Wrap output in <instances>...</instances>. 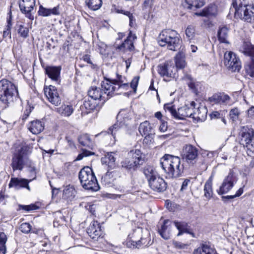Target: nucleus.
I'll list each match as a JSON object with an SVG mask.
<instances>
[{"label": "nucleus", "instance_id": "19", "mask_svg": "<svg viewBox=\"0 0 254 254\" xmlns=\"http://www.w3.org/2000/svg\"><path fill=\"white\" fill-rule=\"evenodd\" d=\"M87 232L91 238L95 241L102 237L103 234L101 226L97 221H94L90 224Z\"/></svg>", "mask_w": 254, "mask_h": 254}, {"label": "nucleus", "instance_id": "38", "mask_svg": "<svg viewBox=\"0 0 254 254\" xmlns=\"http://www.w3.org/2000/svg\"><path fill=\"white\" fill-rule=\"evenodd\" d=\"M57 112L62 116L69 117L72 114L73 108L72 105L64 104L57 108Z\"/></svg>", "mask_w": 254, "mask_h": 254}, {"label": "nucleus", "instance_id": "32", "mask_svg": "<svg viewBox=\"0 0 254 254\" xmlns=\"http://www.w3.org/2000/svg\"><path fill=\"white\" fill-rule=\"evenodd\" d=\"M28 128L33 134H37L43 130L44 124L40 121L35 120L31 122Z\"/></svg>", "mask_w": 254, "mask_h": 254}, {"label": "nucleus", "instance_id": "20", "mask_svg": "<svg viewBox=\"0 0 254 254\" xmlns=\"http://www.w3.org/2000/svg\"><path fill=\"white\" fill-rule=\"evenodd\" d=\"M32 180V179L28 180L25 179L11 178L8 186L9 188H14L16 190H19L21 188H26L30 191L31 189L29 186V183Z\"/></svg>", "mask_w": 254, "mask_h": 254}, {"label": "nucleus", "instance_id": "35", "mask_svg": "<svg viewBox=\"0 0 254 254\" xmlns=\"http://www.w3.org/2000/svg\"><path fill=\"white\" fill-rule=\"evenodd\" d=\"M186 3L188 9L195 10L204 5L205 0H186Z\"/></svg>", "mask_w": 254, "mask_h": 254}, {"label": "nucleus", "instance_id": "57", "mask_svg": "<svg viewBox=\"0 0 254 254\" xmlns=\"http://www.w3.org/2000/svg\"><path fill=\"white\" fill-rule=\"evenodd\" d=\"M50 16L59 15L61 13L60 5H58L53 8H49Z\"/></svg>", "mask_w": 254, "mask_h": 254}, {"label": "nucleus", "instance_id": "47", "mask_svg": "<svg viewBox=\"0 0 254 254\" xmlns=\"http://www.w3.org/2000/svg\"><path fill=\"white\" fill-rule=\"evenodd\" d=\"M183 79L187 82L189 87L193 90L194 92L196 91L194 80L190 75L186 74L183 77Z\"/></svg>", "mask_w": 254, "mask_h": 254}, {"label": "nucleus", "instance_id": "11", "mask_svg": "<svg viewBox=\"0 0 254 254\" xmlns=\"http://www.w3.org/2000/svg\"><path fill=\"white\" fill-rule=\"evenodd\" d=\"M181 156L186 162L193 165L198 157V149L190 144H186L183 146Z\"/></svg>", "mask_w": 254, "mask_h": 254}, {"label": "nucleus", "instance_id": "15", "mask_svg": "<svg viewBox=\"0 0 254 254\" xmlns=\"http://www.w3.org/2000/svg\"><path fill=\"white\" fill-rule=\"evenodd\" d=\"M136 39L135 34H132L131 31L125 40L120 45L117 47V50L120 53H125L128 51H132L134 50L133 41Z\"/></svg>", "mask_w": 254, "mask_h": 254}, {"label": "nucleus", "instance_id": "34", "mask_svg": "<svg viewBox=\"0 0 254 254\" xmlns=\"http://www.w3.org/2000/svg\"><path fill=\"white\" fill-rule=\"evenodd\" d=\"M212 182L213 176H211L204 185V195L207 199H210L213 196Z\"/></svg>", "mask_w": 254, "mask_h": 254}, {"label": "nucleus", "instance_id": "27", "mask_svg": "<svg viewBox=\"0 0 254 254\" xmlns=\"http://www.w3.org/2000/svg\"><path fill=\"white\" fill-rule=\"evenodd\" d=\"M115 155V153L113 152H107L104 156L101 158L102 163L108 166L111 169H114L116 166V158Z\"/></svg>", "mask_w": 254, "mask_h": 254}, {"label": "nucleus", "instance_id": "22", "mask_svg": "<svg viewBox=\"0 0 254 254\" xmlns=\"http://www.w3.org/2000/svg\"><path fill=\"white\" fill-rule=\"evenodd\" d=\"M195 105V102H192L190 106L187 105L178 108L176 114V119H184L186 117H190L192 118V114L193 107Z\"/></svg>", "mask_w": 254, "mask_h": 254}, {"label": "nucleus", "instance_id": "29", "mask_svg": "<svg viewBox=\"0 0 254 254\" xmlns=\"http://www.w3.org/2000/svg\"><path fill=\"white\" fill-rule=\"evenodd\" d=\"M230 28L227 25H222L219 27L217 32L218 39L220 43H228V38Z\"/></svg>", "mask_w": 254, "mask_h": 254}, {"label": "nucleus", "instance_id": "46", "mask_svg": "<svg viewBox=\"0 0 254 254\" xmlns=\"http://www.w3.org/2000/svg\"><path fill=\"white\" fill-rule=\"evenodd\" d=\"M7 237L3 232H0V254H5L6 251L5 243Z\"/></svg>", "mask_w": 254, "mask_h": 254}, {"label": "nucleus", "instance_id": "50", "mask_svg": "<svg viewBox=\"0 0 254 254\" xmlns=\"http://www.w3.org/2000/svg\"><path fill=\"white\" fill-rule=\"evenodd\" d=\"M164 109L166 111H168L172 116L175 118L177 110L172 103L165 104L164 106Z\"/></svg>", "mask_w": 254, "mask_h": 254}, {"label": "nucleus", "instance_id": "21", "mask_svg": "<svg viewBox=\"0 0 254 254\" xmlns=\"http://www.w3.org/2000/svg\"><path fill=\"white\" fill-rule=\"evenodd\" d=\"M207 109L203 106H200L197 108H194L192 110V119L194 122H203L205 120L207 117Z\"/></svg>", "mask_w": 254, "mask_h": 254}, {"label": "nucleus", "instance_id": "17", "mask_svg": "<svg viewBox=\"0 0 254 254\" xmlns=\"http://www.w3.org/2000/svg\"><path fill=\"white\" fill-rule=\"evenodd\" d=\"M158 68L159 74L163 77H172L177 71L176 67L171 62H167L164 64L159 65Z\"/></svg>", "mask_w": 254, "mask_h": 254}, {"label": "nucleus", "instance_id": "37", "mask_svg": "<svg viewBox=\"0 0 254 254\" xmlns=\"http://www.w3.org/2000/svg\"><path fill=\"white\" fill-rule=\"evenodd\" d=\"M121 165L123 168L127 170H135L138 167L135 162H134L130 158H127L123 160L121 162Z\"/></svg>", "mask_w": 254, "mask_h": 254}, {"label": "nucleus", "instance_id": "39", "mask_svg": "<svg viewBox=\"0 0 254 254\" xmlns=\"http://www.w3.org/2000/svg\"><path fill=\"white\" fill-rule=\"evenodd\" d=\"M138 130L140 134L143 136L144 135L152 133V127L149 122L146 121L140 124Z\"/></svg>", "mask_w": 254, "mask_h": 254}, {"label": "nucleus", "instance_id": "53", "mask_svg": "<svg viewBox=\"0 0 254 254\" xmlns=\"http://www.w3.org/2000/svg\"><path fill=\"white\" fill-rule=\"evenodd\" d=\"M195 30L192 26H188L186 30V34L187 37L189 39H192L194 35Z\"/></svg>", "mask_w": 254, "mask_h": 254}, {"label": "nucleus", "instance_id": "44", "mask_svg": "<svg viewBox=\"0 0 254 254\" xmlns=\"http://www.w3.org/2000/svg\"><path fill=\"white\" fill-rule=\"evenodd\" d=\"M9 17L7 20V24L5 28V30L3 32V38H6V37H8L9 39L11 37V28L12 26V23L11 21V12L9 11Z\"/></svg>", "mask_w": 254, "mask_h": 254}, {"label": "nucleus", "instance_id": "23", "mask_svg": "<svg viewBox=\"0 0 254 254\" xmlns=\"http://www.w3.org/2000/svg\"><path fill=\"white\" fill-rule=\"evenodd\" d=\"M173 224V222L169 220H165L161 227L158 228V232L163 239L168 240L170 238Z\"/></svg>", "mask_w": 254, "mask_h": 254}, {"label": "nucleus", "instance_id": "60", "mask_svg": "<svg viewBox=\"0 0 254 254\" xmlns=\"http://www.w3.org/2000/svg\"><path fill=\"white\" fill-rule=\"evenodd\" d=\"M126 15L127 16L129 19V26L133 27L135 25V19H134L132 14L130 12H126Z\"/></svg>", "mask_w": 254, "mask_h": 254}, {"label": "nucleus", "instance_id": "42", "mask_svg": "<svg viewBox=\"0 0 254 254\" xmlns=\"http://www.w3.org/2000/svg\"><path fill=\"white\" fill-rule=\"evenodd\" d=\"M79 143L83 146L90 147L92 145L91 140L88 134H83L78 137Z\"/></svg>", "mask_w": 254, "mask_h": 254}, {"label": "nucleus", "instance_id": "49", "mask_svg": "<svg viewBox=\"0 0 254 254\" xmlns=\"http://www.w3.org/2000/svg\"><path fill=\"white\" fill-rule=\"evenodd\" d=\"M97 104L94 103L91 100H85L83 105L81 106V108L83 109V108H85L87 110H94Z\"/></svg>", "mask_w": 254, "mask_h": 254}, {"label": "nucleus", "instance_id": "64", "mask_svg": "<svg viewBox=\"0 0 254 254\" xmlns=\"http://www.w3.org/2000/svg\"><path fill=\"white\" fill-rule=\"evenodd\" d=\"M167 123L166 122H162L159 127V130L161 132H165L167 130Z\"/></svg>", "mask_w": 254, "mask_h": 254}, {"label": "nucleus", "instance_id": "8", "mask_svg": "<svg viewBox=\"0 0 254 254\" xmlns=\"http://www.w3.org/2000/svg\"><path fill=\"white\" fill-rule=\"evenodd\" d=\"M79 179L82 187L86 190L97 191L99 186L96 177L89 167H85L79 173Z\"/></svg>", "mask_w": 254, "mask_h": 254}, {"label": "nucleus", "instance_id": "52", "mask_svg": "<svg viewBox=\"0 0 254 254\" xmlns=\"http://www.w3.org/2000/svg\"><path fill=\"white\" fill-rule=\"evenodd\" d=\"M38 15L40 16L47 17L50 16L49 8L44 7L43 5H41L39 6V10L38 11Z\"/></svg>", "mask_w": 254, "mask_h": 254}, {"label": "nucleus", "instance_id": "56", "mask_svg": "<svg viewBox=\"0 0 254 254\" xmlns=\"http://www.w3.org/2000/svg\"><path fill=\"white\" fill-rule=\"evenodd\" d=\"M25 165L28 167V171L31 174L32 176H34L35 178L36 176V169L33 164L29 160L28 163L26 164Z\"/></svg>", "mask_w": 254, "mask_h": 254}, {"label": "nucleus", "instance_id": "28", "mask_svg": "<svg viewBox=\"0 0 254 254\" xmlns=\"http://www.w3.org/2000/svg\"><path fill=\"white\" fill-rule=\"evenodd\" d=\"M230 97L223 93L214 94L212 96L209 98V101L213 104H228L230 100Z\"/></svg>", "mask_w": 254, "mask_h": 254}, {"label": "nucleus", "instance_id": "2", "mask_svg": "<svg viewBox=\"0 0 254 254\" xmlns=\"http://www.w3.org/2000/svg\"><path fill=\"white\" fill-rule=\"evenodd\" d=\"M160 165L167 179L179 178L184 173V167L179 157L165 154L160 159Z\"/></svg>", "mask_w": 254, "mask_h": 254}, {"label": "nucleus", "instance_id": "40", "mask_svg": "<svg viewBox=\"0 0 254 254\" xmlns=\"http://www.w3.org/2000/svg\"><path fill=\"white\" fill-rule=\"evenodd\" d=\"M193 254H216L214 250L207 245H202V246L194 250Z\"/></svg>", "mask_w": 254, "mask_h": 254}, {"label": "nucleus", "instance_id": "26", "mask_svg": "<svg viewBox=\"0 0 254 254\" xmlns=\"http://www.w3.org/2000/svg\"><path fill=\"white\" fill-rule=\"evenodd\" d=\"M174 225L179 231L177 234L178 236L183 235L184 233H187L191 235L193 237H195L194 234L191 231L190 226L188 223L185 221H174Z\"/></svg>", "mask_w": 254, "mask_h": 254}, {"label": "nucleus", "instance_id": "55", "mask_svg": "<svg viewBox=\"0 0 254 254\" xmlns=\"http://www.w3.org/2000/svg\"><path fill=\"white\" fill-rule=\"evenodd\" d=\"M239 115V111L237 108L232 109L230 112V116L233 121H236Z\"/></svg>", "mask_w": 254, "mask_h": 254}, {"label": "nucleus", "instance_id": "31", "mask_svg": "<svg viewBox=\"0 0 254 254\" xmlns=\"http://www.w3.org/2000/svg\"><path fill=\"white\" fill-rule=\"evenodd\" d=\"M240 51L245 55L254 57V45L249 42H244L240 49Z\"/></svg>", "mask_w": 254, "mask_h": 254}, {"label": "nucleus", "instance_id": "43", "mask_svg": "<svg viewBox=\"0 0 254 254\" xmlns=\"http://www.w3.org/2000/svg\"><path fill=\"white\" fill-rule=\"evenodd\" d=\"M86 2L91 9L96 10L99 9L102 4V0H86Z\"/></svg>", "mask_w": 254, "mask_h": 254}, {"label": "nucleus", "instance_id": "58", "mask_svg": "<svg viewBox=\"0 0 254 254\" xmlns=\"http://www.w3.org/2000/svg\"><path fill=\"white\" fill-rule=\"evenodd\" d=\"M145 136L144 138L143 142L146 144H150L153 139L154 134L151 133L145 135Z\"/></svg>", "mask_w": 254, "mask_h": 254}, {"label": "nucleus", "instance_id": "63", "mask_svg": "<svg viewBox=\"0 0 254 254\" xmlns=\"http://www.w3.org/2000/svg\"><path fill=\"white\" fill-rule=\"evenodd\" d=\"M244 147H246L249 151L252 153H254V141L252 140L251 142H250L247 145H244Z\"/></svg>", "mask_w": 254, "mask_h": 254}, {"label": "nucleus", "instance_id": "51", "mask_svg": "<svg viewBox=\"0 0 254 254\" xmlns=\"http://www.w3.org/2000/svg\"><path fill=\"white\" fill-rule=\"evenodd\" d=\"M19 229L22 232L28 234L31 231L32 227L29 223H23L21 224Z\"/></svg>", "mask_w": 254, "mask_h": 254}, {"label": "nucleus", "instance_id": "12", "mask_svg": "<svg viewBox=\"0 0 254 254\" xmlns=\"http://www.w3.org/2000/svg\"><path fill=\"white\" fill-rule=\"evenodd\" d=\"M224 64L232 72H238L241 68L239 58L234 53L231 51L225 52L224 56Z\"/></svg>", "mask_w": 254, "mask_h": 254}, {"label": "nucleus", "instance_id": "61", "mask_svg": "<svg viewBox=\"0 0 254 254\" xmlns=\"http://www.w3.org/2000/svg\"><path fill=\"white\" fill-rule=\"evenodd\" d=\"M32 109L33 108L29 106H28L27 108H26L22 117V120L24 121L28 118L30 113L31 112Z\"/></svg>", "mask_w": 254, "mask_h": 254}, {"label": "nucleus", "instance_id": "59", "mask_svg": "<svg viewBox=\"0 0 254 254\" xmlns=\"http://www.w3.org/2000/svg\"><path fill=\"white\" fill-rule=\"evenodd\" d=\"M20 207L23 210L27 211L36 210L38 208V207H37L35 204H30L28 205H20Z\"/></svg>", "mask_w": 254, "mask_h": 254}, {"label": "nucleus", "instance_id": "25", "mask_svg": "<svg viewBox=\"0 0 254 254\" xmlns=\"http://www.w3.org/2000/svg\"><path fill=\"white\" fill-rule=\"evenodd\" d=\"M45 73L53 81L58 82L60 77L61 67L47 66L45 68Z\"/></svg>", "mask_w": 254, "mask_h": 254}, {"label": "nucleus", "instance_id": "24", "mask_svg": "<svg viewBox=\"0 0 254 254\" xmlns=\"http://www.w3.org/2000/svg\"><path fill=\"white\" fill-rule=\"evenodd\" d=\"M128 156L135 163L138 167L143 164L145 155L139 149H133L128 153Z\"/></svg>", "mask_w": 254, "mask_h": 254}, {"label": "nucleus", "instance_id": "6", "mask_svg": "<svg viewBox=\"0 0 254 254\" xmlns=\"http://www.w3.org/2000/svg\"><path fill=\"white\" fill-rule=\"evenodd\" d=\"M144 174L147 179L149 187L153 191L162 192L166 190L167 187V183L162 178L158 175L153 167H145L144 169Z\"/></svg>", "mask_w": 254, "mask_h": 254}, {"label": "nucleus", "instance_id": "48", "mask_svg": "<svg viewBox=\"0 0 254 254\" xmlns=\"http://www.w3.org/2000/svg\"><path fill=\"white\" fill-rule=\"evenodd\" d=\"M246 73L250 77L254 78V59H252V63L245 66Z\"/></svg>", "mask_w": 254, "mask_h": 254}, {"label": "nucleus", "instance_id": "13", "mask_svg": "<svg viewBox=\"0 0 254 254\" xmlns=\"http://www.w3.org/2000/svg\"><path fill=\"white\" fill-rule=\"evenodd\" d=\"M142 233L141 230H138L133 233V240L131 242V245L133 248L142 249L149 246L151 245V238L149 234L147 233L146 234L141 235L139 239H137L138 236Z\"/></svg>", "mask_w": 254, "mask_h": 254}, {"label": "nucleus", "instance_id": "33", "mask_svg": "<svg viewBox=\"0 0 254 254\" xmlns=\"http://www.w3.org/2000/svg\"><path fill=\"white\" fill-rule=\"evenodd\" d=\"M76 195V190L73 186H66L63 190V198L67 201L73 200Z\"/></svg>", "mask_w": 254, "mask_h": 254}, {"label": "nucleus", "instance_id": "9", "mask_svg": "<svg viewBox=\"0 0 254 254\" xmlns=\"http://www.w3.org/2000/svg\"><path fill=\"white\" fill-rule=\"evenodd\" d=\"M18 94L16 86L7 79L0 81V101L5 104H8L13 101V98Z\"/></svg>", "mask_w": 254, "mask_h": 254}, {"label": "nucleus", "instance_id": "10", "mask_svg": "<svg viewBox=\"0 0 254 254\" xmlns=\"http://www.w3.org/2000/svg\"><path fill=\"white\" fill-rule=\"evenodd\" d=\"M28 162L27 148L26 146H22L17 148L13 153L11 166L13 171L16 170L21 171Z\"/></svg>", "mask_w": 254, "mask_h": 254}, {"label": "nucleus", "instance_id": "62", "mask_svg": "<svg viewBox=\"0 0 254 254\" xmlns=\"http://www.w3.org/2000/svg\"><path fill=\"white\" fill-rule=\"evenodd\" d=\"M139 79V76H135L132 79V80L130 83V87L133 89H134V90L136 89V88L137 86V85H138Z\"/></svg>", "mask_w": 254, "mask_h": 254}, {"label": "nucleus", "instance_id": "5", "mask_svg": "<svg viewBox=\"0 0 254 254\" xmlns=\"http://www.w3.org/2000/svg\"><path fill=\"white\" fill-rule=\"evenodd\" d=\"M232 6L230 9L233 11L235 17H239L244 21L254 22V7L249 4L245 0H232Z\"/></svg>", "mask_w": 254, "mask_h": 254}, {"label": "nucleus", "instance_id": "18", "mask_svg": "<svg viewBox=\"0 0 254 254\" xmlns=\"http://www.w3.org/2000/svg\"><path fill=\"white\" fill-rule=\"evenodd\" d=\"M233 186L234 174L233 172L230 171L224 180L219 190H217V193L220 195L226 193L232 189Z\"/></svg>", "mask_w": 254, "mask_h": 254}, {"label": "nucleus", "instance_id": "54", "mask_svg": "<svg viewBox=\"0 0 254 254\" xmlns=\"http://www.w3.org/2000/svg\"><path fill=\"white\" fill-rule=\"evenodd\" d=\"M94 152H91L90 151H88V150H85V149H83L82 150V152L81 153L79 154L77 156L76 160H80L84 157H87V156H90V155H94Z\"/></svg>", "mask_w": 254, "mask_h": 254}, {"label": "nucleus", "instance_id": "4", "mask_svg": "<svg viewBox=\"0 0 254 254\" xmlns=\"http://www.w3.org/2000/svg\"><path fill=\"white\" fill-rule=\"evenodd\" d=\"M102 183L107 187H112L123 193L130 191L127 181L122 177L120 171H108L101 179Z\"/></svg>", "mask_w": 254, "mask_h": 254}, {"label": "nucleus", "instance_id": "36", "mask_svg": "<svg viewBox=\"0 0 254 254\" xmlns=\"http://www.w3.org/2000/svg\"><path fill=\"white\" fill-rule=\"evenodd\" d=\"M241 141L243 145H247L254 139V131L253 129L243 132L241 135Z\"/></svg>", "mask_w": 254, "mask_h": 254}, {"label": "nucleus", "instance_id": "41", "mask_svg": "<svg viewBox=\"0 0 254 254\" xmlns=\"http://www.w3.org/2000/svg\"><path fill=\"white\" fill-rule=\"evenodd\" d=\"M216 13V7L215 5H209L205 8L201 12L196 13V14L202 16H208L209 15H214Z\"/></svg>", "mask_w": 254, "mask_h": 254}, {"label": "nucleus", "instance_id": "7", "mask_svg": "<svg viewBox=\"0 0 254 254\" xmlns=\"http://www.w3.org/2000/svg\"><path fill=\"white\" fill-rule=\"evenodd\" d=\"M180 42L179 34L175 30L171 29L162 31L158 37V43L160 46H166L172 51H176Z\"/></svg>", "mask_w": 254, "mask_h": 254}, {"label": "nucleus", "instance_id": "45", "mask_svg": "<svg viewBox=\"0 0 254 254\" xmlns=\"http://www.w3.org/2000/svg\"><path fill=\"white\" fill-rule=\"evenodd\" d=\"M17 33L20 37L26 39L29 36V30L28 27L20 24L17 25Z\"/></svg>", "mask_w": 254, "mask_h": 254}, {"label": "nucleus", "instance_id": "16", "mask_svg": "<svg viewBox=\"0 0 254 254\" xmlns=\"http://www.w3.org/2000/svg\"><path fill=\"white\" fill-rule=\"evenodd\" d=\"M19 8L22 13L30 20H33L34 15L31 13L35 6V0H22L19 3Z\"/></svg>", "mask_w": 254, "mask_h": 254}, {"label": "nucleus", "instance_id": "30", "mask_svg": "<svg viewBox=\"0 0 254 254\" xmlns=\"http://www.w3.org/2000/svg\"><path fill=\"white\" fill-rule=\"evenodd\" d=\"M175 67L177 69H183L187 65L185 54L182 51L179 52L175 57Z\"/></svg>", "mask_w": 254, "mask_h": 254}, {"label": "nucleus", "instance_id": "1", "mask_svg": "<svg viewBox=\"0 0 254 254\" xmlns=\"http://www.w3.org/2000/svg\"><path fill=\"white\" fill-rule=\"evenodd\" d=\"M116 78H106L102 81L101 88L91 87L88 94L94 100H100L105 102L114 95L121 94L128 90V83L125 77L117 73Z\"/></svg>", "mask_w": 254, "mask_h": 254}, {"label": "nucleus", "instance_id": "14", "mask_svg": "<svg viewBox=\"0 0 254 254\" xmlns=\"http://www.w3.org/2000/svg\"><path fill=\"white\" fill-rule=\"evenodd\" d=\"M44 90L45 95L50 102L55 106L60 104L61 98L55 86L50 85L49 87H45Z\"/></svg>", "mask_w": 254, "mask_h": 254}, {"label": "nucleus", "instance_id": "3", "mask_svg": "<svg viewBox=\"0 0 254 254\" xmlns=\"http://www.w3.org/2000/svg\"><path fill=\"white\" fill-rule=\"evenodd\" d=\"M134 118L133 111L129 109L121 110L117 116V122L114 125L110 127L108 131H102L96 135V136L99 135H105L110 134L116 139V134L119 132L121 128L129 125Z\"/></svg>", "mask_w": 254, "mask_h": 254}]
</instances>
